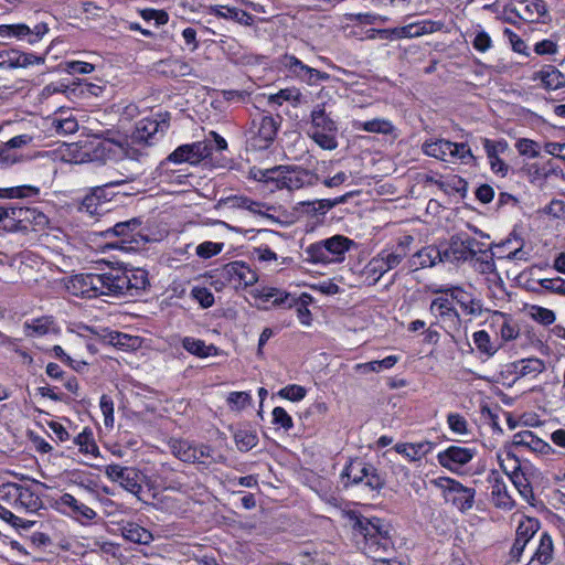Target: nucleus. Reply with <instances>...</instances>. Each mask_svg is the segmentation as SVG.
<instances>
[{
	"mask_svg": "<svg viewBox=\"0 0 565 565\" xmlns=\"http://www.w3.org/2000/svg\"><path fill=\"white\" fill-rule=\"evenodd\" d=\"M103 296L137 297L149 286L148 273L142 268L113 267L102 273Z\"/></svg>",
	"mask_w": 565,
	"mask_h": 565,
	"instance_id": "f257e3e1",
	"label": "nucleus"
},
{
	"mask_svg": "<svg viewBox=\"0 0 565 565\" xmlns=\"http://www.w3.org/2000/svg\"><path fill=\"white\" fill-rule=\"evenodd\" d=\"M330 100L317 104L310 113V127L308 136L323 150L338 148L339 127L332 117Z\"/></svg>",
	"mask_w": 565,
	"mask_h": 565,
	"instance_id": "f03ea898",
	"label": "nucleus"
},
{
	"mask_svg": "<svg viewBox=\"0 0 565 565\" xmlns=\"http://www.w3.org/2000/svg\"><path fill=\"white\" fill-rule=\"evenodd\" d=\"M8 213L4 217V231L29 233L43 230L47 223V216L35 207L7 204Z\"/></svg>",
	"mask_w": 565,
	"mask_h": 565,
	"instance_id": "7ed1b4c3",
	"label": "nucleus"
},
{
	"mask_svg": "<svg viewBox=\"0 0 565 565\" xmlns=\"http://www.w3.org/2000/svg\"><path fill=\"white\" fill-rule=\"evenodd\" d=\"M352 241L342 235H334L327 239L310 244L305 253L307 259L315 264L340 263L350 249Z\"/></svg>",
	"mask_w": 565,
	"mask_h": 565,
	"instance_id": "20e7f679",
	"label": "nucleus"
},
{
	"mask_svg": "<svg viewBox=\"0 0 565 565\" xmlns=\"http://www.w3.org/2000/svg\"><path fill=\"white\" fill-rule=\"evenodd\" d=\"M126 182L127 180L120 179L92 188L89 192L83 198L79 205V211L86 212L92 216L102 215L106 212H109L110 203L116 195V193L113 191V188L121 185Z\"/></svg>",
	"mask_w": 565,
	"mask_h": 565,
	"instance_id": "39448f33",
	"label": "nucleus"
},
{
	"mask_svg": "<svg viewBox=\"0 0 565 565\" xmlns=\"http://www.w3.org/2000/svg\"><path fill=\"white\" fill-rule=\"evenodd\" d=\"M431 482L443 490L445 500L452 503L461 512H466L473 507L476 495L473 488L465 487L459 481L448 477H440Z\"/></svg>",
	"mask_w": 565,
	"mask_h": 565,
	"instance_id": "423d86ee",
	"label": "nucleus"
},
{
	"mask_svg": "<svg viewBox=\"0 0 565 565\" xmlns=\"http://www.w3.org/2000/svg\"><path fill=\"white\" fill-rule=\"evenodd\" d=\"M280 170L281 173L276 179V190H299L305 186L315 185L319 181V177L316 173L298 166H280Z\"/></svg>",
	"mask_w": 565,
	"mask_h": 565,
	"instance_id": "0eeeda50",
	"label": "nucleus"
},
{
	"mask_svg": "<svg viewBox=\"0 0 565 565\" xmlns=\"http://www.w3.org/2000/svg\"><path fill=\"white\" fill-rule=\"evenodd\" d=\"M105 475L109 480L118 482L126 491L139 498L143 477L139 469L114 463L105 468Z\"/></svg>",
	"mask_w": 565,
	"mask_h": 565,
	"instance_id": "6e6552de",
	"label": "nucleus"
},
{
	"mask_svg": "<svg viewBox=\"0 0 565 565\" xmlns=\"http://www.w3.org/2000/svg\"><path fill=\"white\" fill-rule=\"evenodd\" d=\"M213 146L210 139L196 141L179 146L173 152L168 156V160L173 163L188 162L196 164L212 154Z\"/></svg>",
	"mask_w": 565,
	"mask_h": 565,
	"instance_id": "1a4fd4ad",
	"label": "nucleus"
},
{
	"mask_svg": "<svg viewBox=\"0 0 565 565\" xmlns=\"http://www.w3.org/2000/svg\"><path fill=\"white\" fill-rule=\"evenodd\" d=\"M68 290L77 297L96 298L103 296L102 274H79L71 278Z\"/></svg>",
	"mask_w": 565,
	"mask_h": 565,
	"instance_id": "9d476101",
	"label": "nucleus"
},
{
	"mask_svg": "<svg viewBox=\"0 0 565 565\" xmlns=\"http://www.w3.org/2000/svg\"><path fill=\"white\" fill-rule=\"evenodd\" d=\"M170 116L164 114L161 120L143 118L136 124L131 132L130 140L132 145L150 146L158 131H164L169 127Z\"/></svg>",
	"mask_w": 565,
	"mask_h": 565,
	"instance_id": "9b49d317",
	"label": "nucleus"
},
{
	"mask_svg": "<svg viewBox=\"0 0 565 565\" xmlns=\"http://www.w3.org/2000/svg\"><path fill=\"white\" fill-rule=\"evenodd\" d=\"M436 292L449 295L454 301L460 306L465 315L479 317L483 312L481 300L473 297L470 292L463 290L459 286H451L445 289L440 288L436 290Z\"/></svg>",
	"mask_w": 565,
	"mask_h": 565,
	"instance_id": "f8f14e48",
	"label": "nucleus"
},
{
	"mask_svg": "<svg viewBox=\"0 0 565 565\" xmlns=\"http://www.w3.org/2000/svg\"><path fill=\"white\" fill-rule=\"evenodd\" d=\"M476 450L472 448L450 446L437 455L438 463L451 471L467 465L472 460Z\"/></svg>",
	"mask_w": 565,
	"mask_h": 565,
	"instance_id": "ddd939ff",
	"label": "nucleus"
},
{
	"mask_svg": "<svg viewBox=\"0 0 565 565\" xmlns=\"http://www.w3.org/2000/svg\"><path fill=\"white\" fill-rule=\"evenodd\" d=\"M539 529L540 522L534 518H524L520 521L515 533V540L510 551V555L513 559L520 562V557L526 544L539 531Z\"/></svg>",
	"mask_w": 565,
	"mask_h": 565,
	"instance_id": "4468645a",
	"label": "nucleus"
},
{
	"mask_svg": "<svg viewBox=\"0 0 565 565\" xmlns=\"http://www.w3.org/2000/svg\"><path fill=\"white\" fill-rule=\"evenodd\" d=\"M507 8L510 12L529 22L539 20L547 12L543 0H510Z\"/></svg>",
	"mask_w": 565,
	"mask_h": 565,
	"instance_id": "2eb2a0df",
	"label": "nucleus"
},
{
	"mask_svg": "<svg viewBox=\"0 0 565 565\" xmlns=\"http://www.w3.org/2000/svg\"><path fill=\"white\" fill-rule=\"evenodd\" d=\"M278 127L279 121L273 116H263L258 124L257 132L252 138L253 147L259 150L267 149L275 140Z\"/></svg>",
	"mask_w": 565,
	"mask_h": 565,
	"instance_id": "dca6fc26",
	"label": "nucleus"
},
{
	"mask_svg": "<svg viewBox=\"0 0 565 565\" xmlns=\"http://www.w3.org/2000/svg\"><path fill=\"white\" fill-rule=\"evenodd\" d=\"M468 247L469 243L465 241L463 234L451 236L448 247L441 250L443 262L454 264L473 260Z\"/></svg>",
	"mask_w": 565,
	"mask_h": 565,
	"instance_id": "f3484780",
	"label": "nucleus"
},
{
	"mask_svg": "<svg viewBox=\"0 0 565 565\" xmlns=\"http://www.w3.org/2000/svg\"><path fill=\"white\" fill-rule=\"evenodd\" d=\"M487 157L489 159L491 170L501 175L508 172V164L499 157L500 152H504L508 148L505 140H491L488 138L481 139Z\"/></svg>",
	"mask_w": 565,
	"mask_h": 565,
	"instance_id": "a211bd4d",
	"label": "nucleus"
},
{
	"mask_svg": "<svg viewBox=\"0 0 565 565\" xmlns=\"http://www.w3.org/2000/svg\"><path fill=\"white\" fill-rule=\"evenodd\" d=\"M508 457H511V459L514 460V465L511 467L510 470L504 466L503 469L505 473L509 476L514 487L518 489L519 493L526 501H529L531 498H533V490L530 480L526 477L525 467L519 462L518 458L514 455L511 456V454L508 452Z\"/></svg>",
	"mask_w": 565,
	"mask_h": 565,
	"instance_id": "6ab92c4d",
	"label": "nucleus"
},
{
	"mask_svg": "<svg viewBox=\"0 0 565 565\" xmlns=\"http://www.w3.org/2000/svg\"><path fill=\"white\" fill-rule=\"evenodd\" d=\"M455 301L449 295L435 298L430 303V311L443 321L460 324L461 319L458 310L454 306Z\"/></svg>",
	"mask_w": 565,
	"mask_h": 565,
	"instance_id": "aec40b11",
	"label": "nucleus"
},
{
	"mask_svg": "<svg viewBox=\"0 0 565 565\" xmlns=\"http://www.w3.org/2000/svg\"><path fill=\"white\" fill-rule=\"evenodd\" d=\"M34 63H43V58L18 50L0 51V68L26 67Z\"/></svg>",
	"mask_w": 565,
	"mask_h": 565,
	"instance_id": "412c9836",
	"label": "nucleus"
},
{
	"mask_svg": "<svg viewBox=\"0 0 565 565\" xmlns=\"http://www.w3.org/2000/svg\"><path fill=\"white\" fill-rule=\"evenodd\" d=\"M141 224V218L134 217L131 220L115 224L114 227L111 230H108L106 233H111L116 236H121L122 243L139 244V242L145 241L143 236L139 232H137Z\"/></svg>",
	"mask_w": 565,
	"mask_h": 565,
	"instance_id": "4be33fe9",
	"label": "nucleus"
},
{
	"mask_svg": "<svg viewBox=\"0 0 565 565\" xmlns=\"http://www.w3.org/2000/svg\"><path fill=\"white\" fill-rule=\"evenodd\" d=\"M226 275L232 280H236L239 285L245 287L253 286L257 282V274L243 262L228 263L224 268Z\"/></svg>",
	"mask_w": 565,
	"mask_h": 565,
	"instance_id": "5701e85b",
	"label": "nucleus"
},
{
	"mask_svg": "<svg viewBox=\"0 0 565 565\" xmlns=\"http://www.w3.org/2000/svg\"><path fill=\"white\" fill-rule=\"evenodd\" d=\"M263 302H270L274 306L292 308L297 305V298L289 292L273 287H264L257 290V296Z\"/></svg>",
	"mask_w": 565,
	"mask_h": 565,
	"instance_id": "b1692460",
	"label": "nucleus"
},
{
	"mask_svg": "<svg viewBox=\"0 0 565 565\" xmlns=\"http://www.w3.org/2000/svg\"><path fill=\"white\" fill-rule=\"evenodd\" d=\"M15 497V505L23 508L26 512H36L43 507L41 498L30 487L12 484Z\"/></svg>",
	"mask_w": 565,
	"mask_h": 565,
	"instance_id": "393cba45",
	"label": "nucleus"
},
{
	"mask_svg": "<svg viewBox=\"0 0 565 565\" xmlns=\"http://www.w3.org/2000/svg\"><path fill=\"white\" fill-rule=\"evenodd\" d=\"M512 446L515 448L524 447L534 452L540 454H548L550 450L552 449L547 443L540 439L531 430H522L514 434L512 439Z\"/></svg>",
	"mask_w": 565,
	"mask_h": 565,
	"instance_id": "a878e982",
	"label": "nucleus"
},
{
	"mask_svg": "<svg viewBox=\"0 0 565 565\" xmlns=\"http://www.w3.org/2000/svg\"><path fill=\"white\" fill-rule=\"evenodd\" d=\"M511 372L516 379L532 376L535 377L543 373L546 369L545 362L539 358L521 359L511 363Z\"/></svg>",
	"mask_w": 565,
	"mask_h": 565,
	"instance_id": "bb28decb",
	"label": "nucleus"
},
{
	"mask_svg": "<svg viewBox=\"0 0 565 565\" xmlns=\"http://www.w3.org/2000/svg\"><path fill=\"white\" fill-rule=\"evenodd\" d=\"M534 79H541L545 89L555 90L565 87V75L553 65H546L534 74Z\"/></svg>",
	"mask_w": 565,
	"mask_h": 565,
	"instance_id": "cd10ccee",
	"label": "nucleus"
},
{
	"mask_svg": "<svg viewBox=\"0 0 565 565\" xmlns=\"http://www.w3.org/2000/svg\"><path fill=\"white\" fill-rule=\"evenodd\" d=\"M433 449L430 441L399 443L394 446L397 454L405 456L411 461H418Z\"/></svg>",
	"mask_w": 565,
	"mask_h": 565,
	"instance_id": "c85d7f7f",
	"label": "nucleus"
},
{
	"mask_svg": "<svg viewBox=\"0 0 565 565\" xmlns=\"http://www.w3.org/2000/svg\"><path fill=\"white\" fill-rule=\"evenodd\" d=\"M491 499L497 508L511 510L514 507V501L508 493L507 486L500 477H494L491 480Z\"/></svg>",
	"mask_w": 565,
	"mask_h": 565,
	"instance_id": "c756f323",
	"label": "nucleus"
},
{
	"mask_svg": "<svg viewBox=\"0 0 565 565\" xmlns=\"http://www.w3.org/2000/svg\"><path fill=\"white\" fill-rule=\"evenodd\" d=\"M437 262H443L441 250L434 246H427L416 252L411 260V266L417 268L433 267Z\"/></svg>",
	"mask_w": 565,
	"mask_h": 565,
	"instance_id": "7c9ffc66",
	"label": "nucleus"
},
{
	"mask_svg": "<svg viewBox=\"0 0 565 565\" xmlns=\"http://www.w3.org/2000/svg\"><path fill=\"white\" fill-rule=\"evenodd\" d=\"M170 451L183 462H195V444L185 439L171 438L168 443Z\"/></svg>",
	"mask_w": 565,
	"mask_h": 565,
	"instance_id": "2f4dec72",
	"label": "nucleus"
},
{
	"mask_svg": "<svg viewBox=\"0 0 565 565\" xmlns=\"http://www.w3.org/2000/svg\"><path fill=\"white\" fill-rule=\"evenodd\" d=\"M553 541L548 533L541 535L540 544L527 565H546L553 558Z\"/></svg>",
	"mask_w": 565,
	"mask_h": 565,
	"instance_id": "473e14b6",
	"label": "nucleus"
},
{
	"mask_svg": "<svg viewBox=\"0 0 565 565\" xmlns=\"http://www.w3.org/2000/svg\"><path fill=\"white\" fill-rule=\"evenodd\" d=\"M350 196H351V193H347V194L338 196L333 200L323 199V200H316L312 202H303L302 205L306 206V212L309 214L324 215L328 211H330L334 206L345 203Z\"/></svg>",
	"mask_w": 565,
	"mask_h": 565,
	"instance_id": "72a5a7b5",
	"label": "nucleus"
},
{
	"mask_svg": "<svg viewBox=\"0 0 565 565\" xmlns=\"http://www.w3.org/2000/svg\"><path fill=\"white\" fill-rule=\"evenodd\" d=\"M60 500L61 504L68 507L72 510V513L77 520L83 518L87 521H90L97 515V513L92 508L79 502L74 495L70 493H64Z\"/></svg>",
	"mask_w": 565,
	"mask_h": 565,
	"instance_id": "f704fd0d",
	"label": "nucleus"
},
{
	"mask_svg": "<svg viewBox=\"0 0 565 565\" xmlns=\"http://www.w3.org/2000/svg\"><path fill=\"white\" fill-rule=\"evenodd\" d=\"M512 241L510 238L505 239L500 244H491L490 253H495V257L498 259H511V260H526L527 253L523 250L522 245L514 247L513 249H509Z\"/></svg>",
	"mask_w": 565,
	"mask_h": 565,
	"instance_id": "c9c22d12",
	"label": "nucleus"
},
{
	"mask_svg": "<svg viewBox=\"0 0 565 565\" xmlns=\"http://www.w3.org/2000/svg\"><path fill=\"white\" fill-rule=\"evenodd\" d=\"M122 536L129 542L142 545H148L153 541L152 533L137 523L125 525L122 527Z\"/></svg>",
	"mask_w": 565,
	"mask_h": 565,
	"instance_id": "e433bc0d",
	"label": "nucleus"
},
{
	"mask_svg": "<svg viewBox=\"0 0 565 565\" xmlns=\"http://www.w3.org/2000/svg\"><path fill=\"white\" fill-rule=\"evenodd\" d=\"M423 152L441 161H449L450 141L437 139L435 141H425L422 146Z\"/></svg>",
	"mask_w": 565,
	"mask_h": 565,
	"instance_id": "4c0bfd02",
	"label": "nucleus"
},
{
	"mask_svg": "<svg viewBox=\"0 0 565 565\" xmlns=\"http://www.w3.org/2000/svg\"><path fill=\"white\" fill-rule=\"evenodd\" d=\"M182 347L189 353L194 354L199 358H207L215 354L217 349L213 344H205L203 340L185 337L182 340Z\"/></svg>",
	"mask_w": 565,
	"mask_h": 565,
	"instance_id": "58836bf2",
	"label": "nucleus"
},
{
	"mask_svg": "<svg viewBox=\"0 0 565 565\" xmlns=\"http://www.w3.org/2000/svg\"><path fill=\"white\" fill-rule=\"evenodd\" d=\"M370 463L363 462L361 459H354L345 467L342 476L347 477L354 484L362 483L367 473Z\"/></svg>",
	"mask_w": 565,
	"mask_h": 565,
	"instance_id": "ea45409f",
	"label": "nucleus"
},
{
	"mask_svg": "<svg viewBox=\"0 0 565 565\" xmlns=\"http://www.w3.org/2000/svg\"><path fill=\"white\" fill-rule=\"evenodd\" d=\"M234 441L239 451H248L256 447L258 437L256 431L247 428H238L234 431Z\"/></svg>",
	"mask_w": 565,
	"mask_h": 565,
	"instance_id": "a19ab883",
	"label": "nucleus"
},
{
	"mask_svg": "<svg viewBox=\"0 0 565 565\" xmlns=\"http://www.w3.org/2000/svg\"><path fill=\"white\" fill-rule=\"evenodd\" d=\"M302 94L296 87L280 89L278 93L269 96L268 100L270 104L282 105L284 102H290L294 107L299 106L302 103Z\"/></svg>",
	"mask_w": 565,
	"mask_h": 565,
	"instance_id": "79ce46f5",
	"label": "nucleus"
},
{
	"mask_svg": "<svg viewBox=\"0 0 565 565\" xmlns=\"http://www.w3.org/2000/svg\"><path fill=\"white\" fill-rule=\"evenodd\" d=\"M494 316L502 319L499 332L503 341H512L519 337L520 329L514 320H512L508 315L500 311H495Z\"/></svg>",
	"mask_w": 565,
	"mask_h": 565,
	"instance_id": "37998d69",
	"label": "nucleus"
},
{
	"mask_svg": "<svg viewBox=\"0 0 565 565\" xmlns=\"http://www.w3.org/2000/svg\"><path fill=\"white\" fill-rule=\"evenodd\" d=\"M52 326L53 319L51 317H41L24 322L26 335H44L50 332Z\"/></svg>",
	"mask_w": 565,
	"mask_h": 565,
	"instance_id": "c03bdc74",
	"label": "nucleus"
},
{
	"mask_svg": "<svg viewBox=\"0 0 565 565\" xmlns=\"http://www.w3.org/2000/svg\"><path fill=\"white\" fill-rule=\"evenodd\" d=\"M360 128L366 132L391 135L394 131L393 124L387 119L374 118L360 124Z\"/></svg>",
	"mask_w": 565,
	"mask_h": 565,
	"instance_id": "a18cd8bd",
	"label": "nucleus"
},
{
	"mask_svg": "<svg viewBox=\"0 0 565 565\" xmlns=\"http://www.w3.org/2000/svg\"><path fill=\"white\" fill-rule=\"evenodd\" d=\"M397 361L398 358L396 355H388L383 360L360 363L356 365V370L362 373L380 372L383 369L393 367L397 363Z\"/></svg>",
	"mask_w": 565,
	"mask_h": 565,
	"instance_id": "49530a36",
	"label": "nucleus"
},
{
	"mask_svg": "<svg viewBox=\"0 0 565 565\" xmlns=\"http://www.w3.org/2000/svg\"><path fill=\"white\" fill-rule=\"evenodd\" d=\"M457 159L463 163L476 161V157L472 154L470 147L466 142H451L450 141V153L449 161Z\"/></svg>",
	"mask_w": 565,
	"mask_h": 565,
	"instance_id": "de8ad7c7",
	"label": "nucleus"
},
{
	"mask_svg": "<svg viewBox=\"0 0 565 565\" xmlns=\"http://www.w3.org/2000/svg\"><path fill=\"white\" fill-rule=\"evenodd\" d=\"M0 519L9 523L15 529H31L35 522L30 520H23L15 514H13L9 509L0 504Z\"/></svg>",
	"mask_w": 565,
	"mask_h": 565,
	"instance_id": "09e8293b",
	"label": "nucleus"
},
{
	"mask_svg": "<svg viewBox=\"0 0 565 565\" xmlns=\"http://www.w3.org/2000/svg\"><path fill=\"white\" fill-rule=\"evenodd\" d=\"M495 253H487V255H481L480 257H476L475 268L482 275L495 274L497 267L494 263Z\"/></svg>",
	"mask_w": 565,
	"mask_h": 565,
	"instance_id": "8fccbe9b",
	"label": "nucleus"
},
{
	"mask_svg": "<svg viewBox=\"0 0 565 565\" xmlns=\"http://www.w3.org/2000/svg\"><path fill=\"white\" fill-rule=\"evenodd\" d=\"M106 333L103 335V340L105 343L110 344L116 348H130L132 344V337L121 333L118 331H105Z\"/></svg>",
	"mask_w": 565,
	"mask_h": 565,
	"instance_id": "3c124183",
	"label": "nucleus"
},
{
	"mask_svg": "<svg viewBox=\"0 0 565 565\" xmlns=\"http://www.w3.org/2000/svg\"><path fill=\"white\" fill-rule=\"evenodd\" d=\"M279 173H281L280 166H277L271 169L258 170L255 173V179L265 183L270 191H274L276 190V179L279 178Z\"/></svg>",
	"mask_w": 565,
	"mask_h": 565,
	"instance_id": "603ef678",
	"label": "nucleus"
},
{
	"mask_svg": "<svg viewBox=\"0 0 565 565\" xmlns=\"http://www.w3.org/2000/svg\"><path fill=\"white\" fill-rule=\"evenodd\" d=\"M387 273V269L384 266L383 260L379 256H374L367 265L364 267V274L367 277H373L374 284L380 280V278Z\"/></svg>",
	"mask_w": 565,
	"mask_h": 565,
	"instance_id": "864d4df0",
	"label": "nucleus"
},
{
	"mask_svg": "<svg viewBox=\"0 0 565 565\" xmlns=\"http://www.w3.org/2000/svg\"><path fill=\"white\" fill-rule=\"evenodd\" d=\"M473 342L477 349L487 355H493L497 351V349L491 344L490 335L484 330L473 333Z\"/></svg>",
	"mask_w": 565,
	"mask_h": 565,
	"instance_id": "5fc2aeb1",
	"label": "nucleus"
},
{
	"mask_svg": "<svg viewBox=\"0 0 565 565\" xmlns=\"http://www.w3.org/2000/svg\"><path fill=\"white\" fill-rule=\"evenodd\" d=\"M515 148L521 156H525L532 159L540 157V147L539 143L534 140L521 138L516 141Z\"/></svg>",
	"mask_w": 565,
	"mask_h": 565,
	"instance_id": "6e6d98bb",
	"label": "nucleus"
},
{
	"mask_svg": "<svg viewBox=\"0 0 565 565\" xmlns=\"http://www.w3.org/2000/svg\"><path fill=\"white\" fill-rule=\"evenodd\" d=\"M39 190L33 186H12V188H0L1 199H13V198H25L30 193L36 194Z\"/></svg>",
	"mask_w": 565,
	"mask_h": 565,
	"instance_id": "4d7b16f0",
	"label": "nucleus"
},
{
	"mask_svg": "<svg viewBox=\"0 0 565 565\" xmlns=\"http://www.w3.org/2000/svg\"><path fill=\"white\" fill-rule=\"evenodd\" d=\"M191 297L204 309L212 307L214 303V295L205 287H193L191 290Z\"/></svg>",
	"mask_w": 565,
	"mask_h": 565,
	"instance_id": "13d9d810",
	"label": "nucleus"
},
{
	"mask_svg": "<svg viewBox=\"0 0 565 565\" xmlns=\"http://www.w3.org/2000/svg\"><path fill=\"white\" fill-rule=\"evenodd\" d=\"M379 256L383 260L387 271L396 268L404 259L402 254L396 252L393 247L381 250Z\"/></svg>",
	"mask_w": 565,
	"mask_h": 565,
	"instance_id": "bf43d9fd",
	"label": "nucleus"
},
{
	"mask_svg": "<svg viewBox=\"0 0 565 565\" xmlns=\"http://www.w3.org/2000/svg\"><path fill=\"white\" fill-rule=\"evenodd\" d=\"M284 60L285 66L288 67L292 75L302 81L307 73L306 70H308L310 66L303 64L298 57L294 55H285Z\"/></svg>",
	"mask_w": 565,
	"mask_h": 565,
	"instance_id": "052dcab7",
	"label": "nucleus"
},
{
	"mask_svg": "<svg viewBox=\"0 0 565 565\" xmlns=\"http://www.w3.org/2000/svg\"><path fill=\"white\" fill-rule=\"evenodd\" d=\"M447 423L449 428L458 435L468 434V422L466 418L458 413H450L447 416Z\"/></svg>",
	"mask_w": 565,
	"mask_h": 565,
	"instance_id": "680f3d73",
	"label": "nucleus"
},
{
	"mask_svg": "<svg viewBox=\"0 0 565 565\" xmlns=\"http://www.w3.org/2000/svg\"><path fill=\"white\" fill-rule=\"evenodd\" d=\"M31 33V29L26 24H12L7 25L2 24L0 25V36L1 38H22L25 35H29Z\"/></svg>",
	"mask_w": 565,
	"mask_h": 565,
	"instance_id": "e2e57ef3",
	"label": "nucleus"
},
{
	"mask_svg": "<svg viewBox=\"0 0 565 565\" xmlns=\"http://www.w3.org/2000/svg\"><path fill=\"white\" fill-rule=\"evenodd\" d=\"M100 411L104 415V424L106 427L114 426V402L110 396L102 395L99 401Z\"/></svg>",
	"mask_w": 565,
	"mask_h": 565,
	"instance_id": "0e129e2a",
	"label": "nucleus"
},
{
	"mask_svg": "<svg viewBox=\"0 0 565 565\" xmlns=\"http://www.w3.org/2000/svg\"><path fill=\"white\" fill-rule=\"evenodd\" d=\"M539 285L553 294L565 296V279L556 278H544L539 280Z\"/></svg>",
	"mask_w": 565,
	"mask_h": 565,
	"instance_id": "69168bd1",
	"label": "nucleus"
},
{
	"mask_svg": "<svg viewBox=\"0 0 565 565\" xmlns=\"http://www.w3.org/2000/svg\"><path fill=\"white\" fill-rule=\"evenodd\" d=\"M271 414L274 425L284 428L285 430H289L292 428V418L282 407H275Z\"/></svg>",
	"mask_w": 565,
	"mask_h": 565,
	"instance_id": "338daca9",
	"label": "nucleus"
},
{
	"mask_svg": "<svg viewBox=\"0 0 565 565\" xmlns=\"http://www.w3.org/2000/svg\"><path fill=\"white\" fill-rule=\"evenodd\" d=\"M224 247L223 243H214V242H203L198 245L196 254L202 258H211L222 252Z\"/></svg>",
	"mask_w": 565,
	"mask_h": 565,
	"instance_id": "774afa93",
	"label": "nucleus"
}]
</instances>
